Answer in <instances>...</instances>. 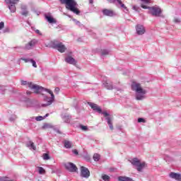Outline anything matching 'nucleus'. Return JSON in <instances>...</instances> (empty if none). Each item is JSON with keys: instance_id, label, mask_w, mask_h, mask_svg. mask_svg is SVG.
I'll list each match as a JSON object with an SVG mask.
<instances>
[{"instance_id": "a19ab883", "label": "nucleus", "mask_w": 181, "mask_h": 181, "mask_svg": "<svg viewBox=\"0 0 181 181\" xmlns=\"http://www.w3.org/2000/svg\"><path fill=\"white\" fill-rule=\"evenodd\" d=\"M138 122H146L145 119L140 117L138 119Z\"/></svg>"}, {"instance_id": "a18cd8bd", "label": "nucleus", "mask_w": 181, "mask_h": 181, "mask_svg": "<svg viewBox=\"0 0 181 181\" xmlns=\"http://www.w3.org/2000/svg\"><path fill=\"white\" fill-rule=\"evenodd\" d=\"M72 152L74 153V155H78V151H77L76 149L73 150Z\"/></svg>"}, {"instance_id": "7ed1b4c3", "label": "nucleus", "mask_w": 181, "mask_h": 181, "mask_svg": "<svg viewBox=\"0 0 181 181\" xmlns=\"http://www.w3.org/2000/svg\"><path fill=\"white\" fill-rule=\"evenodd\" d=\"M141 8H143V9H148L149 10L148 13H151L152 16H156V18H160L163 16L162 9L160 8L159 6H154L149 7L144 4H141Z\"/></svg>"}, {"instance_id": "0eeeda50", "label": "nucleus", "mask_w": 181, "mask_h": 181, "mask_svg": "<svg viewBox=\"0 0 181 181\" xmlns=\"http://www.w3.org/2000/svg\"><path fill=\"white\" fill-rule=\"evenodd\" d=\"M130 162L133 166L136 167L138 172H141L146 165L145 162H141L138 158H133Z\"/></svg>"}, {"instance_id": "49530a36", "label": "nucleus", "mask_w": 181, "mask_h": 181, "mask_svg": "<svg viewBox=\"0 0 181 181\" xmlns=\"http://www.w3.org/2000/svg\"><path fill=\"white\" fill-rule=\"evenodd\" d=\"M35 33H37V35H42L39 30H35Z\"/></svg>"}, {"instance_id": "b1692460", "label": "nucleus", "mask_w": 181, "mask_h": 181, "mask_svg": "<svg viewBox=\"0 0 181 181\" xmlns=\"http://www.w3.org/2000/svg\"><path fill=\"white\" fill-rule=\"evenodd\" d=\"M21 9L23 11L21 15H23V16H28V11H26V6H22Z\"/></svg>"}, {"instance_id": "cd10ccee", "label": "nucleus", "mask_w": 181, "mask_h": 181, "mask_svg": "<svg viewBox=\"0 0 181 181\" xmlns=\"http://www.w3.org/2000/svg\"><path fill=\"white\" fill-rule=\"evenodd\" d=\"M47 117H49V113H47L44 117L42 116H38L35 117L36 121H43V119H45V118H46Z\"/></svg>"}, {"instance_id": "37998d69", "label": "nucleus", "mask_w": 181, "mask_h": 181, "mask_svg": "<svg viewBox=\"0 0 181 181\" xmlns=\"http://www.w3.org/2000/svg\"><path fill=\"white\" fill-rule=\"evenodd\" d=\"M50 127H51V126L49 124H45L43 126V128H45V129L50 128Z\"/></svg>"}, {"instance_id": "de8ad7c7", "label": "nucleus", "mask_w": 181, "mask_h": 181, "mask_svg": "<svg viewBox=\"0 0 181 181\" xmlns=\"http://www.w3.org/2000/svg\"><path fill=\"white\" fill-rule=\"evenodd\" d=\"M6 32H9V28H6V29L4 30V33H6Z\"/></svg>"}, {"instance_id": "f8f14e48", "label": "nucleus", "mask_w": 181, "mask_h": 181, "mask_svg": "<svg viewBox=\"0 0 181 181\" xmlns=\"http://www.w3.org/2000/svg\"><path fill=\"white\" fill-rule=\"evenodd\" d=\"M88 105H90V107L92 108V110H93V111H95L96 112H98L99 114H103L104 112L101 110V107H100V106H98L95 103H88Z\"/></svg>"}, {"instance_id": "6ab92c4d", "label": "nucleus", "mask_w": 181, "mask_h": 181, "mask_svg": "<svg viewBox=\"0 0 181 181\" xmlns=\"http://www.w3.org/2000/svg\"><path fill=\"white\" fill-rule=\"evenodd\" d=\"M103 85L105 86V88H107V90H112V88H114L112 87V83L111 82L106 81L103 83Z\"/></svg>"}, {"instance_id": "a211bd4d", "label": "nucleus", "mask_w": 181, "mask_h": 181, "mask_svg": "<svg viewBox=\"0 0 181 181\" xmlns=\"http://www.w3.org/2000/svg\"><path fill=\"white\" fill-rule=\"evenodd\" d=\"M103 14L106 16H114V12L111 10L105 9L103 11Z\"/></svg>"}, {"instance_id": "6e6552de", "label": "nucleus", "mask_w": 181, "mask_h": 181, "mask_svg": "<svg viewBox=\"0 0 181 181\" xmlns=\"http://www.w3.org/2000/svg\"><path fill=\"white\" fill-rule=\"evenodd\" d=\"M5 2L11 13H15L16 12V6L15 5L19 2V0H5Z\"/></svg>"}, {"instance_id": "ddd939ff", "label": "nucleus", "mask_w": 181, "mask_h": 181, "mask_svg": "<svg viewBox=\"0 0 181 181\" xmlns=\"http://www.w3.org/2000/svg\"><path fill=\"white\" fill-rule=\"evenodd\" d=\"M81 175L82 177H90V170L86 167H81Z\"/></svg>"}, {"instance_id": "c9c22d12", "label": "nucleus", "mask_w": 181, "mask_h": 181, "mask_svg": "<svg viewBox=\"0 0 181 181\" xmlns=\"http://www.w3.org/2000/svg\"><path fill=\"white\" fill-rule=\"evenodd\" d=\"M81 129H82V131H87L88 129V128L87 127V126H83L81 125L80 126Z\"/></svg>"}, {"instance_id": "c85d7f7f", "label": "nucleus", "mask_w": 181, "mask_h": 181, "mask_svg": "<svg viewBox=\"0 0 181 181\" xmlns=\"http://www.w3.org/2000/svg\"><path fill=\"white\" fill-rule=\"evenodd\" d=\"M100 156L98 153H95L93 155V160H95V162H98V160H100Z\"/></svg>"}, {"instance_id": "09e8293b", "label": "nucleus", "mask_w": 181, "mask_h": 181, "mask_svg": "<svg viewBox=\"0 0 181 181\" xmlns=\"http://www.w3.org/2000/svg\"><path fill=\"white\" fill-rule=\"evenodd\" d=\"M27 94L30 95V94H32V93L30 91H27Z\"/></svg>"}, {"instance_id": "412c9836", "label": "nucleus", "mask_w": 181, "mask_h": 181, "mask_svg": "<svg viewBox=\"0 0 181 181\" xmlns=\"http://www.w3.org/2000/svg\"><path fill=\"white\" fill-rule=\"evenodd\" d=\"M64 145L65 148H66V149H70V148H71V145H73V144L71 143V141L65 140L64 141Z\"/></svg>"}, {"instance_id": "9d476101", "label": "nucleus", "mask_w": 181, "mask_h": 181, "mask_svg": "<svg viewBox=\"0 0 181 181\" xmlns=\"http://www.w3.org/2000/svg\"><path fill=\"white\" fill-rule=\"evenodd\" d=\"M65 168L66 170H69V172H77V170H78L77 168V166H76V165H74L72 163H65Z\"/></svg>"}, {"instance_id": "f03ea898", "label": "nucleus", "mask_w": 181, "mask_h": 181, "mask_svg": "<svg viewBox=\"0 0 181 181\" xmlns=\"http://www.w3.org/2000/svg\"><path fill=\"white\" fill-rule=\"evenodd\" d=\"M61 4H64L68 11H71L76 15H80V10L77 8L78 4L76 0H61Z\"/></svg>"}, {"instance_id": "39448f33", "label": "nucleus", "mask_w": 181, "mask_h": 181, "mask_svg": "<svg viewBox=\"0 0 181 181\" xmlns=\"http://www.w3.org/2000/svg\"><path fill=\"white\" fill-rule=\"evenodd\" d=\"M44 91H46L47 93H49V94H50L51 98H49L47 96H45L44 100L45 101H46L47 103V104H43L42 106L43 107H47V105H51V104L53 103V101H54V94H53V92L49 89H46L45 88H43V90L39 93H35L36 94H43L42 93H43Z\"/></svg>"}, {"instance_id": "c03bdc74", "label": "nucleus", "mask_w": 181, "mask_h": 181, "mask_svg": "<svg viewBox=\"0 0 181 181\" xmlns=\"http://www.w3.org/2000/svg\"><path fill=\"white\" fill-rule=\"evenodd\" d=\"M141 2H144V4H150L151 1L149 0H141Z\"/></svg>"}, {"instance_id": "864d4df0", "label": "nucleus", "mask_w": 181, "mask_h": 181, "mask_svg": "<svg viewBox=\"0 0 181 181\" xmlns=\"http://www.w3.org/2000/svg\"><path fill=\"white\" fill-rule=\"evenodd\" d=\"M32 29H33V27H32Z\"/></svg>"}, {"instance_id": "ea45409f", "label": "nucleus", "mask_w": 181, "mask_h": 181, "mask_svg": "<svg viewBox=\"0 0 181 181\" xmlns=\"http://www.w3.org/2000/svg\"><path fill=\"white\" fill-rule=\"evenodd\" d=\"M10 121H15L16 119V115H13L10 117Z\"/></svg>"}, {"instance_id": "473e14b6", "label": "nucleus", "mask_w": 181, "mask_h": 181, "mask_svg": "<svg viewBox=\"0 0 181 181\" xmlns=\"http://www.w3.org/2000/svg\"><path fill=\"white\" fill-rule=\"evenodd\" d=\"M102 179H103L105 181H110V176L104 175L102 176Z\"/></svg>"}, {"instance_id": "dca6fc26", "label": "nucleus", "mask_w": 181, "mask_h": 181, "mask_svg": "<svg viewBox=\"0 0 181 181\" xmlns=\"http://www.w3.org/2000/svg\"><path fill=\"white\" fill-rule=\"evenodd\" d=\"M65 62L66 63H69V64H74V66H75L76 63H77V62H76V59L71 57H66Z\"/></svg>"}, {"instance_id": "e433bc0d", "label": "nucleus", "mask_w": 181, "mask_h": 181, "mask_svg": "<svg viewBox=\"0 0 181 181\" xmlns=\"http://www.w3.org/2000/svg\"><path fill=\"white\" fill-rule=\"evenodd\" d=\"M4 27H5V23L1 21L0 23V30H2V29H4Z\"/></svg>"}, {"instance_id": "f3484780", "label": "nucleus", "mask_w": 181, "mask_h": 181, "mask_svg": "<svg viewBox=\"0 0 181 181\" xmlns=\"http://www.w3.org/2000/svg\"><path fill=\"white\" fill-rule=\"evenodd\" d=\"M109 2H110V4H114L115 1H117V2L119 4V6H121L122 8H123V9H126L127 11H128V8H127V6H125V4H122V1L121 0H107Z\"/></svg>"}, {"instance_id": "5701e85b", "label": "nucleus", "mask_w": 181, "mask_h": 181, "mask_svg": "<svg viewBox=\"0 0 181 181\" xmlns=\"http://www.w3.org/2000/svg\"><path fill=\"white\" fill-rule=\"evenodd\" d=\"M39 175H46V170L43 167H37Z\"/></svg>"}, {"instance_id": "4be33fe9", "label": "nucleus", "mask_w": 181, "mask_h": 181, "mask_svg": "<svg viewBox=\"0 0 181 181\" xmlns=\"http://www.w3.org/2000/svg\"><path fill=\"white\" fill-rule=\"evenodd\" d=\"M118 180L119 181H134V180H132V178L131 177H122V176H119L118 177Z\"/></svg>"}, {"instance_id": "3c124183", "label": "nucleus", "mask_w": 181, "mask_h": 181, "mask_svg": "<svg viewBox=\"0 0 181 181\" xmlns=\"http://www.w3.org/2000/svg\"><path fill=\"white\" fill-rule=\"evenodd\" d=\"M80 24V21H76V25H79Z\"/></svg>"}, {"instance_id": "4468645a", "label": "nucleus", "mask_w": 181, "mask_h": 181, "mask_svg": "<svg viewBox=\"0 0 181 181\" xmlns=\"http://www.w3.org/2000/svg\"><path fill=\"white\" fill-rule=\"evenodd\" d=\"M136 33L137 35H144L145 33V27H144V25H141V24H138L136 26Z\"/></svg>"}, {"instance_id": "72a5a7b5", "label": "nucleus", "mask_w": 181, "mask_h": 181, "mask_svg": "<svg viewBox=\"0 0 181 181\" xmlns=\"http://www.w3.org/2000/svg\"><path fill=\"white\" fill-rule=\"evenodd\" d=\"M6 90V86H0V91H1V93H2V94H4V93H5Z\"/></svg>"}, {"instance_id": "20e7f679", "label": "nucleus", "mask_w": 181, "mask_h": 181, "mask_svg": "<svg viewBox=\"0 0 181 181\" xmlns=\"http://www.w3.org/2000/svg\"><path fill=\"white\" fill-rule=\"evenodd\" d=\"M47 47H52L53 49H56L60 53H64L66 50V46L59 41H53L51 42L50 45H46Z\"/></svg>"}, {"instance_id": "c756f323", "label": "nucleus", "mask_w": 181, "mask_h": 181, "mask_svg": "<svg viewBox=\"0 0 181 181\" xmlns=\"http://www.w3.org/2000/svg\"><path fill=\"white\" fill-rule=\"evenodd\" d=\"M110 51H108L107 49H103L101 54L102 56H107V54H109Z\"/></svg>"}, {"instance_id": "aec40b11", "label": "nucleus", "mask_w": 181, "mask_h": 181, "mask_svg": "<svg viewBox=\"0 0 181 181\" xmlns=\"http://www.w3.org/2000/svg\"><path fill=\"white\" fill-rule=\"evenodd\" d=\"M28 148H30V149H33V151H36V146H35V143L33 141H30L27 143Z\"/></svg>"}, {"instance_id": "2f4dec72", "label": "nucleus", "mask_w": 181, "mask_h": 181, "mask_svg": "<svg viewBox=\"0 0 181 181\" xmlns=\"http://www.w3.org/2000/svg\"><path fill=\"white\" fill-rule=\"evenodd\" d=\"M132 9H134V11H136V12H139V11H141V8L137 6H133Z\"/></svg>"}, {"instance_id": "a878e982", "label": "nucleus", "mask_w": 181, "mask_h": 181, "mask_svg": "<svg viewBox=\"0 0 181 181\" xmlns=\"http://www.w3.org/2000/svg\"><path fill=\"white\" fill-rule=\"evenodd\" d=\"M62 118H63L64 122H66L67 124H69V122H70V119H71V117H70L67 115H65L62 116Z\"/></svg>"}, {"instance_id": "79ce46f5", "label": "nucleus", "mask_w": 181, "mask_h": 181, "mask_svg": "<svg viewBox=\"0 0 181 181\" xmlns=\"http://www.w3.org/2000/svg\"><path fill=\"white\" fill-rule=\"evenodd\" d=\"M175 23H180V19L179 18H175L174 19Z\"/></svg>"}, {"instance_id": "bb28decb", "label": "nucleus", "mask_w": 181, "mask_h": 181, "mask_svg": "<svg viewBox=\"0 0 181 181\" xmlns=\"http://www.w3.org/2000/svg\"><path fill=\"white\" fill-rule=\"evenodd\" d=\"M22 101H25L27 103V107H32V100L28 98H25V99L22 100Z\"/></svg>"}, {"instance_id": "7c9ffc66", "label": "nucleus", "mask_w": 181, "mask_h": 181, "mask_svg": "<svg viewBox=\"0 0 181 181\" xmlns=\"http://www.w3.org/2000/svg\"><path fill=\"white\" fill-rule=\"evenodd\" d=\"M49 159H50V157L49 156V154L44 153L43 154V160H49Z\"/></svg>"}, {"instance_id": "2eb2a0df", "label": "nucleus", "mask_w": 181, "mask_h": 181, "mask_svg": "<svg viewBox=\"0 0 181 181\" xmlns=\"http://www.w3.org/2000/svg\"><path fill=\"white\" fill-rule=\"evenodd\" d=\"M170 177H171V179H175V180L181 181V175L176 173H170Z\"/></svg>"}, {"instance_id": "603ef678", "label": "nucleus", "mask_w": 181, "mask_h": 181, "mask_svg": "<svg viewBox=\"0 0 181 181\" xmlns=\"http://www.w3.org/2000/svg\"><path fill=\"white\" fill-rule=\"evenodd\" d=\"M31 119H35V117H32Z\"/></svg>"}, {"instance_id": "4c0bfd02", "label": "nucleus", "mask_w": 181, "mask_h": 181, "mask_svg": "<svg viewBox=\"0 0 181 181\" xmlns=\"http://www.w3.org/2000/svg\"><path fill=\"white\" fill-rule=\"evenodd\" d=\"M21 60H23L25 62V63H28V62H30V59H26V58H21Z\"/></svg>"}, {"instance_id": "58836bf2", "label": "nucleus", "mask_w": 181, "mask_h": 181, "mask_svg": "<svg viewBox=\"0 0 181 181\" xmlns=\"http://www.w3.org/2000/svg\"><path fill=\"white\" fill-rule=\"evenodd\" d=\"M59 91H60V88L59 87L55 88L54 89L55 94H59Z\"/></svg>"}, {"instance_id": "1a4fd4ad", "label": "nucleus", "mask_w": 181, "mask_h": 181, "mask_svg": "<svg viewBox=\"0 0 181 181\" xmlns=\"http://www.w3.org/2000/svg\"><path fill=\"white\" fill-rule=\"evenodd\" d=\"M103 115L105 117L109 127L112 131V129H114V126L112 125V117L110 116V114L105 111L103 112Z\"/></svg>"}, {"instance_id": "f257e3e1", "label": "nucleus", "mask_w": 181, "mask_h": 181, "mask_svg": "<svg viewBox=\"0 0 181 181\" xmlns=\"http://www.w3.org/2000/svg\"><path fill=\"white\" fill-rule=\"evenodd\" d=\"M132 90L136 93V100H144V98H146V90L142 88L141 83L133 82L132 83Z\"/></svg>"}, {"instance_id": "9b49d317", "label": "nucleus", "mask_w": 181, "mask_h": 181, "mask_svg": "<svg viewBox=\"0 0 181 181\" xmlns=\"http://www.w3.org/2000/svg\"><path fill=\"white\" fill-rule=\"evenodd\" d=\"M36 43H37V40L35 39L32 40L30 42L25 45L24 49H25V50H31V49H33L35 46H36Z\"/></svg>"}, {"instance_id": "f704fd0d", "label": "nucleus", "mask_w": 181, "mask_h": 181, "mask_svg": "<svg viewBox=\"0 0 181 181\" xmlns=\"http://www.w3.org/2000/svg\"><path fill=\"white\" fill-rule=\"evenodd\" d=\"M30 63H32L33 66L35 68L37 67V65L36 64V62H35V60L30 59Z\"/></svg>"}, {"instance_id": "423d86ee", "label": "nucleus", "mask_w": 181, "mask_h": 181, "mask_svg": "<svg viewBox=\"0 0 181 181\" xmlns=\"http://www.w3.org/2000/svg\"><path fill=\"white\" fill-rule=\"evenodd\" d=\"M22 86H28L29 88L31 90H34V93H40V91H43L45 90L43 87L33 84L32 82H28L26 81H21Z\"/></svg>"}, {"instance_id": "393cba45", "label": "nucleus", "mask_w": 181, "mask_h": 181, "mask_svg": "<svg viewBox=\"0 0 181 181\" xmlns=\"http://www.w3.org/2000/svg\"><path fill=\"white\" fill-rule=\"evenodd\" d=\"M45 18L49 23H56V21H54V18H53L52 17L49 16H45Z\"/></svg>"}, {"instance_id": "8fccbe9b", "label": "nucleus", "mask_w": 181, "mask_h": 181, "mask_svg": "<svg viewBox=\"0 0 181 181\" xmlns=\"http://www.w3.org/2000/svg\"><path fill=\"white\" fill-rule=\"evenodd\" d=\"M93 0H89V4H93Z\"/></svg>"}]
</instances>
